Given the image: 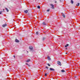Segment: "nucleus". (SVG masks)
Segmentation results:
<instances>
[{"mask_svg": "<svg viewBox=\"0 0 80 80\" xmlns=\"http://www.w3.org/2000/svg\"><path fill=\"white\" fill-rule=\"evenodd\" d=\"M57 64L59 65H60V66H61V62L60 61H58L57 62Z\"/></svg>", "mask_w": 80, "mask_h": 80, "instance_id": "nucleus-1", "label": "nucleus"}, {"mask_svg": "<svg viewBox=\"0 0 80 80\" xmlns=\"http://www.w3.org/2000/svg\"><path fill=\"white\" fill-rule=\"evenodd\" d=\"M7 26V24L5 23L4 24H3L2 25V27H6Z\"/></svg>", "mask_w": 80, "mask_h": 80, "instance_id": "nucleus-2", "label": "nucleus"}, {"mask_svg": "<svg viewBox=\"0 0 80 80\" xmlns=\"http://www.w3.org/2000/svg\"><path fill=\"white\" fill-rule=\"evenodd\" d=\"M51 6H52V9H53L54 8V6H53V5L52 4H50Z\"/></svg>", "mask_w": 80, "mask_h": 80, "instance_id": "nucleus-3", "label": "nucleus"}, {"mask_svg": "<svg viewBox=\"0 0 80 80\" xmlns=\"http://www.w3.org/2000/svg\"><path fill=\"white\" fill-rule=\"evenodd\" d=\"M50 70H51L52 71H55V69H54L53 68H50Z\"/></svg>", "mask_w": 80, "mask_h": 80, "instance_id": "nucleus-4", "label": "nucleus"}, {"mask_svg": "<svg viewBox=\"0 0 80 80\" xmlns=\"http://www.w3.org/2000/svg\"><path fill=\"white\" fill-rule=\"evenodd\" d=\"M29 48L31 50H33V47H30Z\"/></svg>", "mask_w": 80, "mask_h": 80, "instance_id": "nucleus-5", "label": "nucleus"}, {"mask_svg": "<svg viewBox=\"0 0 80 80\" xmlns=\"http://www.w3.org/2000/svg\"><path fill=\"white\" fill-rule=\"evenodd\" d=\"M16 42H19V40H18L17 39H16L15 40Z\"/></svg>", "mask_w": 80, "mask_h": 80, "instance_id": "nucleus-6", "label": "nucleus"}, {"mask_svg": "<svg viewBox=\"0 0 80 80\" xmlns=\"http://www.w3.org/2000/svg\"><path fill=\"white\" fill-rule=\"evenodd\" d=\"M48 60H51V59L49 57H48Z\"/></svg>", "mask_w": 80, "mask_h": 80, "instance_id": "nucleus-7", "label": "nucleus"}, {"mask_svg": "<svg viewBox=\"0 0 80 80\" xmlns=\"http://www.w3.org/2000/svg\"><path fill=\"white\" fill-rule=\"evenodd\" d=\"M26 62H30V59H28L26 61Z\"/></svg>", "mask_w": 80, "mask_h": 80, "instance_id": "nucleus-8", "label": "nucleus"}, {"mask_svg": "<svg viewBox=\"0 0 80 80\" xmlns=\"http://www.w3.org/2000/svg\"><path fill=\"white\" fill-rule=\"evenodd\" d=\"M24 12L25 13H28V10H26L24 11Z\"/></svg>", "mask_w": 80, "mask_h": 80, "instance_id": "nucleus-9", "label": "nucleus"}, {"mask_svg": "<svg viewBox=\"0 0 80 80\" xmlns=\"http://www.w3.org/2000/svg\"><path fill=\"white\" fill-rule=\"evenodd\" d=\"M71 3L72 4H73V0H71Z\"/></svg>", "mask_w": 80, "mask_h": 80, "instance_id": "nucleus-10", "label": "nucleus"}, {"mask_svg": "<svg viewBox=\"0 0 80 80\" xmlns=\"http://www.w3.org/2000/svg\"><path fill=\"white\" fill-rule=\"evenodd\" d=\"M42 25H47V24L46 23H45V22H43L42 23Z\"/></svg>", "mask_w": 80, "mask_h": 80, "instance_id": "nucleus-11", "label": "nucleus"}, {"mask_svg": "<svg viewBox=\"0 0 80 80\" xmlns=\"http://www.w3.org/2000/svg\"><path fill=\"white\" fill-rule=\"evenodd\" d=\"M62 16L64 18H65V15H64V14H63Z\"/></svg>", "mask_w": 80, "mask_h": 80, "instance_id": "nucleus-12", "label": "nucleus"}, {"mask_svg": "<svg viewBox=\"0 0 80 80\" xmlns=\"http://www.w3.org/2000/svg\"><path fill=\"white\" fill-rule=\"evenodd\" d=\"M6 10L7 11V12H8V9H7V8H6Z\"/></svg>", "mask_w": 80, "mask_h": 80, "instance_id": "nucleus-13", "label": "nucleus"}, {"mask_svg": "<svg viewBox=\"0 0 80 80\" xmlns=\"http://www.w3.org/2000/svg\"><path fill=\"white\" fill-rule=\"evenodd\" d=\"M79 5H80V3H78L77 4H76V6H79Z\"/></svg>", "mask_w": 80, "mask_h": 80, "instance_id": "nucleus-14", "label": "nucleus"}, {"mask_svg": "<svg viewBox=\"0 0 80 80\" xmlns=\"http://www.w3.org/2000/svg\"><path fill=\"white\" fill-rule=\"evenodd\" d=\"M61 72H65V70H62Z\"/></svg>", "mask_w": 80, "mask_h": 80, "instance_id": "nucleus-15", "label": "nucleus"}, {"mask_svg": "<svg viewBox=\"0 0 80 80\" xmlns=\"http://www.w3.org/2000/svg\"><path fill=\"white\" fill-rule=\"evenodd\" d=\"M38 8L40 9V7L39 6H38Z\"/></svg>", "mask_w": 80, "mask_h": 80, "instance_id": "nucleus-16", "label": "nucleus"}, {"mask_svg": "<svg viewBox=\"0 0 80 80\" xmlns=\"http://www.w3.org/2000/svg\"><path fill=\"white\" fill-rule=\"evenodd\" d=\"M2 12H3L2 11H0V14H2Z\"/></svg>", "mask_w": 80, "mask_h": 80, "instance_id": "nucleus-17", "label": "nucleus"}, {"mask_svg": "<svg viewBox=\"0 0 80 80\" xmlns=\"http://www.w3.org/2000/svg\"><path fill=\"white\" fill-rule=\"evenodd\" d=\"M45 68H47V69H48V68L47 66H46L45 67Z\"/></svg>", "mask_w": 80, "mask_h": 80, "instance_id": "nucleus-18", "label": "nucleus"}, {"mask_svg": "<svg viewBox=\"0 0 80 80\" xmlns=\"http://www.w3.org/2000/svg\"><path fill=\"white\" fill-rule=\"evenodd\" d=\"M47 74L45 73V77H47Z\"/></svg>", "mask_w": 80, "mask_h": 80, "instance_id": "nucleus-19", "label": "nucleus"}, {"mask_svg": "<svg viewBox=\"0 0 80 80\" xmlns=\"http://www.w3.org/2000/svg\"><path fill=\"white\" fill-rule=\"evenodd\" d=\"M49 11H50V9H48V10H47V12H49Z\"/></svg>", "mask_w": 80, "mask_h": 80, "instance_id": "nucleus-20", "label": "nucleus"}, {"mask_svg": "<svg viewBox=\"0 0 80 80\" xmlns=\"http://www.w3.org/2000/svg\"><path fill=\"white\" fill-rule=\"evenodd\" d=\"M36 34H37V35H38V32H36Z\"/></svg>", "mask_w": 80, "mask_h": 80, "instance_id": "nucleus-21", "label": "nucleus"}, {"mask_svg": "<svg viewBox=\"0 0 80 80\" xmlns=\"http://www.w3.org/2000/svg\"><path fill=\"white\" fill-rule=\"evenodd\" d=\"M48 66H49V67L50 66V65L48 63Z\"/></svg>", "mask_w": 80, "mask_h": 80, "instance_id": "nucleus-22", "label": "nucleus"}, {"mask_svg": "<svg viewBox=\"0 0 80 80\" xmlns=\"http://www.w3.org/2000/svg\"><path fill=\"white\" fill-rule=\"evenodd\" d=\"M28 66H29V67H30V66L29 64H28Z\"/></svg>", "mask_w": 80, "mask_h": 80, "instance_id": "nucleus-23", "label": "nucleus"}, {"mask_svg": "<svg viewBox=\"0 0 80 80\" xmlns=\"http://www.w3.org/2000/svg\"><path fill=\"white\" fill-rule=\"evenodd\" d=\"M67 46V47L68 46V44H67L66 45Z\"/></svg>", "mask_w": 80, "mask_h": 80, "instance_id": "nucleus-24", "label": "nucleus"}, {"mask_svg": "<svg viewBox=\"0 0 80 80\" xmlns=\"http://www.w3.org/2000/svg\"><path fill=\"white\" fill-rule=\"evenodd\" d=\"M26 65H28V64L27 63H26Z\"/></svg>", "mask_w": 80, "mask_h": 80, "instance_id": "nucleus-25", "label": "nucleus"}, {"mask_svg": "<svg viewBox=\"0 0 80 80\" xmlns=\"http://www.w3.org/2000/svg\"><path fill=\"white\" fill-rule=\"evenodd\" d=\"M44 39H45V38H43V40H44Z\"/></svg>", "mask_w": 80, "mask_h": 80, "instance_id": "nucleus-26", "label": "nucleus"}, {"mask_svg": "<svg viewBox=\"0 0 80 80\" xmlns=\"http://www.w3.org/2000/svg\"><path fill=\"white\" fill-rule=\"evenodd\" d=\"M65 47H67V45H66V46H65Z\"/></svg>", "mask_w": 80, "mask_h": 80, "instance_id": "nucleus-27", "label": "nucleus"}, {"mask_svg": "<svg viewBox=\"0 0 80 80\" xmlns=\"http://www.w3.org/2000/svg\"><path fill=\"white\" fill-rule=\"evenodd\" d=\"M13 57H14V58H15V56H13Z\"/></svg>", "mask_w": 80, "mask_h": 80, "instance_id": "nucleus-28", "label": "nucleus"}, {"mask_svg": "<svg viewBox=\"0 0 80 80\" xmlns=\"http://www.w3.org/2000/svg\"><path fill=\"white\" fill-rule=\"evenodd\" d=\"M66 53V54H67V53Z\"/></svg>", "mask_w": 80, "mask_h": 80, "instance_id": "nucleus-29", "label": "nucleus"}, {"mask_svg": "<svg viewBox=\"0 0 80 80\" xmlns=\"http://www.w3.org/2000/svg\"><path fill=\"white\" fill-rule=\"evenodd\" d=\"M60 1H61V0H60Z\"/></svg>", "mask_w": 80, "mask_h": 80, "instance_id": "nucleus-30", "label": "nucleus"}, {"mask_svg": "<svg viewBox=\"0 0 80 80\" xmlns=\"http://www.w3.org/2000/svg\"><path fill=\"white\" fill-rule=\"evenodd\" d=\"M66 49H67V48H66Z\"/></svg>", "mask_w": 80, "mask_h": 80, "instance_id": "nucleus-31", "label": "nucleus"}]
</instances>
